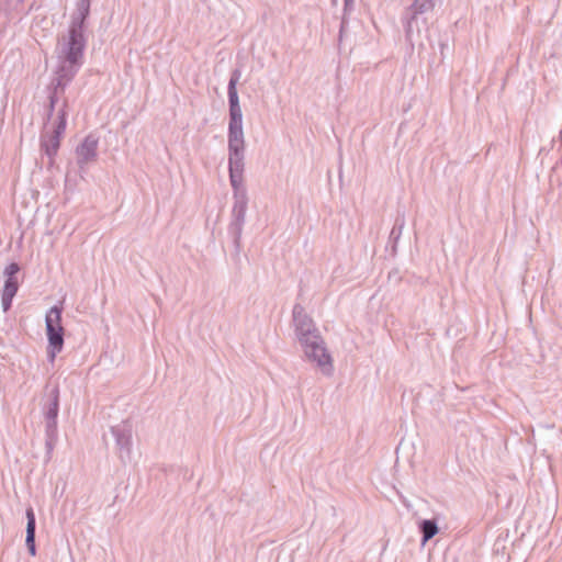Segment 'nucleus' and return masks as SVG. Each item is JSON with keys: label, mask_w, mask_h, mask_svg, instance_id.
<instances>
[{"label": "nucleus", "mask_w": 562, "mask_h": 562, "mask_svg": "<svg viewBox=\"0 0 562 562\" xmlns=\"http://www.w3.org/2000/svg\"><path fill=\"white\" fill-rule=\"evenodd\" d=\"M301 350L304 361L313 364L322 374L325 376H331L334 374V359L324 338L301 348Z\"/></svg>", "instance_id": "obj_1"}, {"label": "nucleus", "mask_w": 562, "mask_h": 562, "mask_svg": "<svg viewBox=\"0 0 562 562\" xmlns=\"http://www.w3.org/2000/svg\"><path fill=\"white\" fill-rule=\"evenodd\" d=\"M95 150H97V140L91 139V138H87L80 145V147L78 148L77 153H78L79 158L83 162H87V161L91 160L95 156Z\"/></svg>", "instance_id": "obj_13"}, {"label": "nucleus", "mask_w": 562, "mask_h": 562, "mask_svg": "<svg viewBox=\"0 0 562 562\" xmlns=\"http://www.w3.org/2000/svg\"><path fill=\"white\" fill-rule=\"evenodd\" d=\"M292 326L295 339L301 348L323 338L313 318H293Z\"/></svg>", "instance_id": "obj_4"}, {"label": "nucleus", "mask_w": 562, "mask_h": 562, "mask_svg": "<svg viewBox=\"0 0 562 562\" xmlns=\"http://www.w3.org/2000/svg\"><path fill=\"white\" fill-rule=\"evenodd\" d=\"M78 11H79V21H80V23H82L83 20L86 19V16L89 13V1L88 0H81L78 3Z\"/></svg>", "instance_id": "obj_16"}, {"label": "nucleus", "mask_w": 562, "mask_h": 562, "mask_svg": "<svg viewBox=\"0 0 562 562\" xmlns=\"http://www.w3.org/2000/svg\"><path fill=\"white\" fill-rule=\"evenodd\" d=\"M238 81V74H235L233 78L229 81V88H228V97H229V105L232 108L239 106L238 102V95L236 90V83Z\"/></svg>", "instance_id": "obj_15"}, {"label": "nucleus", "mask_w": 562, "mask_h": 562, "mask_svg": "<svg viewBox=\"0 0 562 562\" xmlns=\"http://www.w3.org/2000/svg\"><path fill=\"white\" fill-rule=\"evenodd\" d=\"M45 422V448L48 457L52 456L53 450L58 440V426L57 419H44Z\"/></svg>", "instance_id": "obj_8"}, {"label": "nucleus", "mask_w": 562, "mask_h": 562, "mask_svg": "<svg viewBox=\"0 0 562 562\" xmlns=\"http://www.w3.org/2000/svg\"><path fill=\"white\" fill-rule=\"evenodd\" d=\"M241 157L229 156V177L232 186L237 189L243 182Z\"/></svg>", "instance_id": "obj_11"}, {"label": "nucleus", "mask_w": 562, "mask_h": 562, "mask_svg": "<svg viewBox=\"0 0 562 562\" xmlns=\"http://www.w3.org/2000/svg\"><path fill=\"white\" fill-rule=\"evenodd\" d=\"M27 524H26V538L25 543L27 550L32 557L36 554L35 547V528H36V518L32 507H29L25 512Z\"/></svg>", "instance_id": "obj_7"}, {"label": "nucleus", "mask_w": 562, "mask_h": 562, "mask_svg": "<svg viewBox=\"0 0 562 562\" xmlns=\"http://www.w3.org/2000/svg\"><path fill=\"white\" fill-rule=\"evenodd\" d=\"M111 434L115 439V445L119 450V457L122 461L131 459L132 454V425L127 422H123L111 428Z\"/></svg>", "instance_id": "obj_5"}, {"label": "nucleus", "mask_w": 562, "mask_h": 562, "mask_svg": "<svg viewBox=\"0 0 562 562\" xmlns=\"http://www.w3.org/2000/svg\"><path fill=\"white\" fill-rule=\"evenodd\" d=\"M20 268L18 263H10L5 273L8 274V278H16L15 274L19 272Z\"/></svg>", "instance_id": "obj_18"}, {"label": "nucleus", "mask_w": 562, "mask_h": 562, "mask_svg": "<svg viewBox=\"0 0 562 562\" xmlns=\"http://www.w3.org/2000/svg\"><path fill=\"white\" fill-rule=\"evenodd\" d=\"M66 128V113L63 111L58 115V123L54 130V132L49 135H44L42 139V145L47 155L54 156L56 155L63 133Z\"/></svg>", "instance_id": "obj_6"}, {"label": "nucleus", "mask_w": 562, "mask_h": 562, "mask_svg": "<svg viewBox=\"0 0 562 562\" xmlns=\"http://www.w3.org/2000/svg\"><path fill=\"white\" fill-rule=\"evenodd\" d=\"M59 45L61 46L65 60L71 66L77 65L81 60L85 44L80 30L72 27L69 32V37L59 42Z\"/></svg>", "instance_id": "obj_3"}, {"label": "nucleus", "mask_w": 562, "mask_h": 562, "mask_svg": "<svg viewBox=\"0 0 562 562\" xmlns=\"http://www.w3.org/2000/svg\"><path fill=\"white\" fill-rule=\"evenodd\" d=\"M419 530L423 535L422 542L425 544L438 533V526L435 520L425 519L419 524Z\"/></svg>", "instance_id": "obj_14"}, {"label": "nucleus", "mask_w": 562, "mask_h": 562, "mask_svg": "<svg viewBox=\"0 0 562 562\" xmlns=\"http://www.w3.org/2000/svg\"><path fill=\"white\" fill-rule=\"evenodd\" d=\"M59 413V390L54 387L50 391L49 400L43 407L44 419H57Z\"/></svg>", "instance_id": "obj_9"}, {"label": "nucleus", "mask_w": 562, "mask_h": 562, "mask_svg": "<svg viewBox=\"0 0 562 562\" xmlns=\"http://www.w3.org/2000/svg\"><path fill=\"white\" fill-rule=\"evenodd\" d=\"M241 119V110L239 106H236V108H232L231 109V120H235V119Z\"/></svg>", "instance_id": "obj_19"}, {"label": "nucleus", "mask_w": 562, "mask_h": 562, "mask_svg": "<svg viewBox=\"0 0 562 562\" xmlns=\"http://www.w3.org/2000/svg\"><path fill=\"white\" fill-rule=\"evenodd\" d=\"M229 156H234L235 158L241 157V151L244 149V133L243 132H229Z\"/></svg>", "instance_id": "obj_12"}, {"label": "nucleus", "mask_w": 562, "mask_h": 562, "mask_svg": "<svg viewBox=\"0 0 562 562\" xmlns=\"http://www.w3.org/2000/svg\"><path fill=\"white\" fill-rule=\"evenodd\" d=\"M229 132H243V121L237 117L235 120H231L229 122Z\"/></svg>", "instance_id": "obj_17"}, {"label": "nucleus", "mask_w": 562, "mask_h": 562, "mask_svg": "<svg viewBox=\"0 0 562 562\" xmlns=\"http://www.w3.org/2000/svg\"><path fill=\"white\" fill-rule=\"evenodd\" d=\"M16 291H18L16 278H8L4 283L2 295H1V303H2V307H3V312H7L8 308L10 307L12 299L15 295Z\"/></svg>", "instance_id": "obj_10"}, {"label": "nucleus", "mask_w": 562, "mask_h": 562, "mask_svg": "<svg viewBox=\"0 0 562 562\" xmlns=\"http://www.w3.org/2000/svg\"><path fill=\"white\" fill-rule=\"evenodd\" d=\"M45 322L48 340L47 356L49 361L53 362L56 356L63 350L65 331L61 325V318H45Z\"/></svg>", "instance_id": "obj_2"}]
</instances>
